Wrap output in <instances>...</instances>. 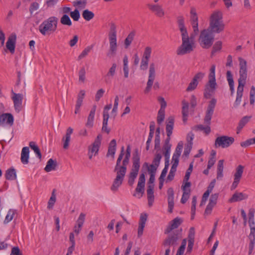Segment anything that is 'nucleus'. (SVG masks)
Returning <instances> with one entry per match:
<instances>
[{"label":"nucleus","mask_w":255,"mask_h":255,"mask_svg":"<svg viewBox=\"0 0 255 255\" xmlns=\"http://www.w3.org/2000/svg\"><path fill=\"white\" fill-rule=\"evenodd\" d=\"M190 21L193 32L189 36L188 33L181 34L182 44L176 50L178 55H184L192 52L195 47L194 38L199 32L198 16L196 9L192 7L190 10Z\"/></svg>","instance_id":"f257e3e1"},{"label":"nucleus","mask_w":255,"mask_h":255,"mask_svg":"<svg viewBox=\"0 0 255 255\" xmlns=\"http://www.w3.org/2000/svg\"><path fill=\"white\" fill-rule=\"evenodd\" d=\"M225 28L223 20V13L220 10L214 11L210 18L209 29L212 33H219Z\"/></svg>","instance_id":"f03ea898"},{"label":"nucleus","mask_w":255,"mask_h":255,"mask_svg":"<svg viewBox=\"0 0 255 255\" xmlns=\"http://www.w3.org/2000/svg\"><path fill=\"white\" fill-rule=\"evenodd\" d=\"M57 23L58 18L55 16H51L40 24L39 31L44 36L49 35L55 31Z\"/></svg>","instance_id":"7ed1b4c3"},{"label":"nucleus","mask_w":255,"mask_h":255,"mask_svg":"<svg viewBox=\"0 0 255 255\" xmlns=\"http://www.w3.org/2000/svg\"><path fill=\"white\" fill-rule=\"evenodd\" d=\"M239 61L240 77L238 79L239 85L237 88V95H243L244 87L247 78V66L246 61L243 58L239 57Z\"/></svg>","instance_id":"20e7f679"},{"label":"nucleus","mask_w":255,"mask_h":255,"mask_svg":"<svg viewBox=\"0 0 255 255\" xmlns=\"http://www.w3.org/2000/svg\"><path fill=\"white\" fill-rule=\"evenodd\" d=\"M109 40V49L107 53V56L109 57H112L115 56L118 49L116 26L114 23H112L111 25Z\"/></svg>","instance_id":"39448f33"},{"label":"nucleus","mask_w":255,"mask_h":255,"mask_svg":"<svg viewBox=\"0 0 255 255\" xmlns=\"http://www.w3.org/2000/svg\"><path fill=\"white\" fill-rule=\"evenodd\" d=\"M214 40L213 33L209 29L202 30L199 38V43L203 48L208 49L213 44Z\"/></svg>","instance_id":"423d86ee"},{"label":"nucleus","mask_w":255,"mask_h":255,"mask_svg":"<svg viewBox=\"0 0 255 255\" xmlns=\"http://www.w3.org/2000/svg\"><path fill=\"white\" fill-rule=\"evenodd\" d=\"M234 140L235 139L233 137L226 135L218 136L215 139L214 146L216 148H227L232 145Z\"/></svg>","instance_id":"0eeeda50"},{"label":"nucleus","mask_w":255,"mask_h":255,"mask_svg":"<svg viewBox=\"0 0 255 255\" xmlns=\"http://www.w3.org/2000/svg\"><path fill=\"white\" fill-rule=\"evenodd\" d=\"M115 171L116 172L117 176L111 187V189L113 191H117L119 187L122 185L127 170L124 167H121L119 170Z\"/></svg>","instance_id":"6e6552de"},{"label":"nucleus","mask_w":255,"mask_h":255,"mask_svg":"<svg viewBox=\"0 0 255 255\" xmlns=\"http://www.w3.org/2000/svg\"><path fill=\"white\" fill-rule=\"evenodd\" d=\"M11 93L12 96L11 97L13 103L14 108L15 112L17 113H19L22 109V101L23 99V95L22 94H17L11 90Z\"/></svg>","instance_id":"1a4fd4ad"},{"label":"nucleus","mask_w":255,"mask_h":255,"mask_svg":"<svg viewBox=\"0 0 255 255\" xmlns=\"http://www.w3.org/2000/svg\"><path fill=\"white\" fill-rule=\"evenodd\" d=\"M217 87V82H207L203 91L204 97L206 99L211 98L215 94Z\"/></svg>","instance_id":"9d476101"},{"label":"nucleus","mask_w":255,"mask_h":255,"mask_svg":"<svg viewBox=\"0 0 255 255\" xmlns=\"http://www.w3.org/2000/svg\"><path fill=\"white\" fill-rule=\"evenodd\" d=\"M217 103V100L212 98L209 101L207 109L206 112V115L204 118V122L207 125H210L211 124V120L212 119L214 109Z\"/></svg>","instance_id":"9b49d317"},{"label":"nucleus","mask_w":255,"mask_h":255,"mask_svg":"<svg viewBox=\"0 0 255 255\" xmlns=\"http://www.w3.org/2000/svg\"><path fill=\"white\" fill-rule=\"evenodd\" d=\"M155 78V65L153 63H150L149 65L148 78L146 84V87L144 91V93L147 94L150 91Z\"/></svg>","instance_id":"f8f14e48"},{"label":"nucleus","mask_w":255,"mask_h":255,"mask_svg":"<svg viewBox=\"0 0 255 255\" xmlns=\"http://www.w3.org/2000/svg\"><path fill=\"white\" fill-rule=\"evenodd\" d=\"M167 123L166 125V131L167 137L165 140L164 146H171L170 143V136L172 133V130L174 127V120L172 117H170L167 120Z\"/></svg>","instance_id":"ddd939ff"},{"label":"nucleus","mask_w":255,"mask_h":255,"mask_svg":"<svg viewBox=\"0 0 255 255\" xmlns=\"http://www.w3.org/2000/svg\"><path fill=\"white\" fill-rule=\"evenodd\" d=\"M181 237L177 231L170 234L163 242V245L164 247L171 246H175L177 245V241Z\"/></svg>","instance_id":"4468645a"},{"label":"nucleus","mask_w":255,"mask_h":255,"mask_svg":"<svg viewBox=\"0 0 255 255\" xmlns=\"http://www.w3.org/2000/svg\"><path fill=\"white\" fill-rule=\"evenodd\" d=\"M244 167L242 165H238L236 168V172L234 175V181L231 186V190L237 188L242 178Z\"/></svg>","instance_id":"2eb2a0df"},{"label":"nucleus","mask_w":255,"mask_h":255,"mask_svg":"<svg viewBox=\"0 0 255 255\" xmlns=\"http://www.w3.org/2000/svg\"><path fill=\"white\" fill-rule=\"evenodd\" d=\"M147 7L155 15L158 17H163L165 15L164 10L161 5L159 4L148 3Z\"/></svg>","instance_id":"dca6fc26"},{"label":"nucleus","mask_w":255,"mask_h":255,"mask_svg":"<svg viewBox=\"0 0 255 255\" xmlns=\"http://www.w3.org/2000/svg\"><path fill=\"white\" fill-rule=\"evenodd\" d=\"M16 41V35L13 33L9 36L6 43V48L11 54H13L14 53Z\"/></svg>","instance_id":"f3484780"},{"label":"nucleus","mask_w":255,"mask_h":255,"mask_svg":"<svg viewBox=\"0 0 255 255\" xmlns=\"http://www.w3.org/2000/svg\"><path fill=\"white\" fill-rule=\"evenodd\" d=\"M102 138V135L99 134L91 146H89L88 148L89 151H90V152L93 153L94 156L96 155L98 153L101 143Z\"/></svg>","instance_id":"a211bd4d"},{"label":"nucleus","mask_w":255,"mask_h":255,"mask_svg":"<svg viewBox=\"0 0 255 255\" xmlns=\"http://www.w3.org/2000/svg\"><path fill=\"white\" fill-rule=\"evenodd\" d=\"M195 229L194 227H191L189 230L188 236L187 253L190 254L192 251L195 241Z\"/></svg>","instance_id":"6ab92c4d"},{"label":"nucleus","mask_w":255,"mask_h":255,"mask_svg":"<svg viewBox=\"0 0 255 255\" xmlns=\"http://www.w3.org/2000/svg\"><path fill=\"white\" fill-rule=\"evenodd\" d=\"M147 219V215L146 213H142L140 215L138 227L137 230V236L140 238L143 234V229Z\"/></svg>","instance_id":"aec40b11"},{"label":"nucleus","mask_w":255,"mask_h":255,"mask_svg":"<svg viewBox=\"0 0 255 255\" xmlns=\"http://www.w3.org/2000/svg\"><path fill=\"white\" fill-rule=\"evenodd\" d=\"M182 222V220L181 218L179 217L175 218L169 223V225L165 231V233L169 234L173 230L177 228Z\"/></svg>","instance_id":"412c9836"},{"label":"nucleus","mask_w":255,"mask_h":255,"mask_svg":"<svg viewBox=\"0 0 255 255\" xmlns=\"http://www.w3.org/2000/svg\"><path fill=\"white\" fill-rule=\"evenodd\" d=\"M168 198V210L169 213H172L174 205V191L172 188H169L167 191Z\"/></svg>","instance_id":"4be33fe9"},{"label":"nucleus","mask_w":255,"mask_h":255,"mask_svg":"<svg viewBox=\"0 0 255 255\" xmlns=\"http://www.w3.org/2000/svg\"><path fill=\"white\" fill-rule=\"evenodd\" d=\"M14 119L12 114L10 113L2 114L0 116V124H6L10 126L13 124Z\"/></svg>","instance_id":"5701e85b"},{"label":"nucleus","mask_w":255,"mask_h":255,"mask_svg":"<svg viewBox=\"0 0 255 255\" xmlns=\"http://www.w3.org/2000/svg\"><path fill=\"white\" fill-rule=\"evenodd\" d=\"M73 129L71 127L68 128L66 130V134L62 138V141L63 142V148L65 149H68L69 147V142L70 141V137L71 134L73 133Z\"/></svg>","instance_id":"b1692460"},{"label":"nucleus","mask_w":255,"mask_h":255,"mask_svg":"<svg viewBox=\"0 0 255 255\" xmlns=\"http://www.w3.org/2000/svg\"><path fill=\"white\" fill-rule=\"evenodd\" d=\"M96 108V105H93L88 117L87 121L86 123V126L88 128H92L93 127Z\"/></svg>","instance_id":"393cba45"},{"label":"nucleus","mask_w":255,"mask_h":255,"mask_svg":"<svg viewBox=\"0 0 255 255\" xmlns=\"http://www.w3.org/2000/svg\"><path fill=\"white\" fill-rule=\"evenodd\" d=\"M248 197V195L242 192H236L232 197L229 199V201L230 203L236 202L247 199Z\"/></svg>","instance_id":"a878e982"},{"label":"nucleus","mask_w":255,"mask_h":255,"mask_svg":"<svg viewBox=\"0 0 255 255\" xmlns=\"http://www.w3.org/2000/svg\"><path fill=\"white\" fill-rule=\"evenodd\" d=\"M154 185H151L147 186V195L148 199V204L149 206H151L153 204L154 199Z\"/></svg>","instance_id":"bb28decb"},{"label":"nucleus","mask_w":255,"mask_h":255,"mask_svg":"<svg viewBox=\"0 0 255 255\" xmlns=\"http://www.w3.org/2000/svg\"><path fill=\"white\" fill-rule=\"evenodd\" d=\"M29 149L27 146L23 147L21 153L20 160L21 162L24 164H28L29 161Z\"/></svg>","instance_id":"cd10ccee"},{"label":"nucleus","mask_w":255,"mask_h":255,"mask_svg":"<svg viewBox=\"0 0 255 255\" xmlns=\"http://www.w3.org/2000/svg\"><path fill=\"white\" fill-rule=\"evenodd\" d=\"M116 145L117 142L116 139H112L109 145L108 150L106 155L107 157L111 156L113 158H114L116 151Z\"/></svg>","instance_id":"c85d7f7f"},{"label":"nucleus","mask_w":255,"mask_h":255,"mask_svg":"<svg viewBox=\"0 0 255 255\" xmlns=\"http://www.w3.org/2000/svg\"><path fill=\"white\" fill-rule=\"evenodd\" d=\"M227 80L228 82L230 89L231 90V95L233 96L234 93V82L233 78V75L230 71L227 72Z\"/></svg>","instance_id":"c756f323"},{"label":"nucleus","mask_w":255,"mask_h":255,"mask_svg":"<svg viewBox=\"0 0 255 255\" xmlns=\"http://www.w3.org/2000/svg\"><path fill=\"white\" fill-rule=\"evenodd\" d=\"M171 146H163V154L165 157V166L168 170L169 166V160L170 158V150Z\"/></svg>","instance_id":"7c9ffc66"},{"label":"nucleus","mask_w":255,"mask_h":255,"mask_svg":"<svg viewBox=\"0 0 255 255\" xmlns=\"http://www.w3.org/2000/svg\"><path fill=\"white\" fill-rule=\"evenodd\" d=\"M5 178L8 180H13L16 179V173L15 169L10 168L5 171Z\"/></svg>","instance_id":"2f4dec72"},{"label":"nucleus","mask_w":255,"mask_h":255,"mask_svg":"<svg viewBox=\"0 0 255 255\" xmlns=\"http://www.w3.org/2000/svg\"><path fill=\"white\" fill-rule=\"evenodd\" d=\"M177 23L181 34L188 33L186 28L184 25V19L183 16H179L177 17Z\"/></svg>","instance_id":"473e14b6"},{"label":"nucleus","mask_w":255,"mask_h":255,"mask_svg":"<svg viewBox=\"0 0 255 255\" xmlns=\"http://www.w3.org/2000/svg\"><path fill=\"white\" fill-rule=\"evenodd\" d=\"M57 165L56 161L53 160L52 158H50L48 160L44 170L47 172L52 170H54L56 169Z\"/></svg>","instance_id":"72a5a7b5"},{"label":"nucleus","mask_w":255,"mask_h":255,"mask_svg":"<svg viewBox=\"0 0 255 255\" xmlns=\"http://www.w3.org/2000/svg\"><path fill=\"white\" fill-rule=\"evenodd\" d=\"M224 160H220L218 163L217 179H221L223 177Z\"/></svg>","instance_id":"f704fd0d"},{"label":"nucleus","mask_w":255,"mask_h":255,"mask_svg":"<svg viewBox=\"0 0 255 255\" xmlns=\"http://www.w3.org/2000/svg\"><path fill=\"white\" fill-rule=\"evenodd\" d=\"M117 67V66L116 63H113L112 64L108 72L105 76L106 82H108V80L110 79V78L113 77L115 75Z\"/></svg>","instance_id":"c9c22d12"},{"label":"nucleus","mask_w":255,"mask_h":255,"mask_svg":"<svg viewBox=\"0 0 255 255\" xmlns=\"http://www.w3.org/2000/svg\"><path fill=\"white\" fill-rule=\"evenodd\" d=\"M130 156V148L129 145H128L127 148L126 156L123 161L121 167H124L127 170V165L128 163L129 158Z\"/></svg>","instance_id":"e433bc0d"},{"label":"nucleus","mask_w":255,"mask_h":255,"mask_svg":"<svg viewBox=\"0 0 255 255\" xmlns=\"http://www.w3.org/2000/svg\"><path fill=\"white\" fill-rule=\"evenodd\" d=\"M215 183H216V180L214 179L210 183L209 185L208 186V187L207 188V190L203 194L204 200H205L206 199H208L210 194L212 192L213 188H214V186L215 185Z\"/></svg>","instance_id":"4c0bfd02"},{"label":"nucleus","mask_w":255,"mask_h":255,"mask_svg":"<svg viewBox=\"0 0 255 255\" xmlns=\"http://www.w3.org/2000/svg\"><path fill=\"white\" fill-rule=\"evenodd\" d=\"M124 154H125L124 153V146H123L122 147L121 152H120V153L119 155V157L117 159V163H116V166L115 167L114 171H118L121 169L122 165H121L120 164H121V160H122V159L123 158Z\"/></svg>","instance_id":"58836bf2"},{"label":"nucleus","mask_w":255,"mask_h":255,"mask_svg":"<svg viewBox=\"0 0 255 255\" xmlns=\"http://www.w3.org/2000/svg\"><path fill=\"white\" fill-rule=\"evenodd\" d=\"M134 35H135V31H132L129 33V34L128 35L127 38L125 39L124 43H125V47L126 48H128V46L131 43V42L133 39Z\"/></svg>","instance_id":"ea45409f"},{"label":"nucleus","mask_w":255,"mask_h":255,"mask_svg":"<svg viewBox=\"0 0 255 255\" xmlns=\"http://www.w3.org/2000/svg\"><path fill=\"white\" fill-rule=\"evenodd\" d=\"M215 68L216 66L215 65H212L210 69V73L208 75V82H216L215 78Z\"/></svg>","instance_id":"a19ab883"},{"label":"nucleus","mask_w":255,"mask_h":255,"mask_svg":"<svg viewBox=\"0 0 255 255\" xmlns=\"http://www.w3.org/2000/svg\"><path fill=\"white\" fill-rule=\"evenodd\" d=\"M143 167H146L147 169V170L149 173V174H155L157 168L158 167L157 166L152 164L150 165H148V164L147 162H145L143 165Z\"/></svg>","instance_id":"79ce46f5"},{"label":"nucleus","mask_w":255,"mask_h":255,"mask_svg":"<svg viewBox=\"0 0 255 255\" xmlns=\"http://www.w3.org/2000/svg\"><path fill=\"white\" fill-rule=\"evenodd\" d=\"M82 16L87 21H90L94 17V13L88 9H85L83 11Z\"/></svg>","instance_id":"37998d69"},{"label":"nucleus","mask_w":255,"mask_h":255,"mask_svg":"<svg viewBox=\"0 0 255 255\" xmlns=\"http://www.w3.org/2000/svg\"><path fill=\"white\" fill-rule=\"evenodd\" d=\"M29 146L34 150V152L37 155V157L40 159L41 158V154L38 147L36 145L35 142L31 141L29 142Z\"/></svg>","instance_id":"c03bdc74"},{"label":"nucleus","mask_w":255,"mask_h":255,"mask_svg":"<svg viewBox=\"0 0 255 255\" xmlns=\"http://www.w3.org/2000/svg\"><path fill=\"white\" fill-rule=\"evenodd\" d=\"M60 22L65 25L71 26L72 25L71 20L67 14H64L60 19Z\"/></svg>","instance_id":"a18cd8bd"},{"label":"nucleus","mask_w":255,"mask_h":255,"mask_svg":"<svg viewBox=\"0 0 255 255\" xmlns=\"http://www.w3.org/2000/svg\"><path fill=\"white\" fill-rule=\"evenodd\" d=\"M152 52V49L149 46H146L144 50L142 58L145 59V60H149V59L151 57Z\"/></svg>","instance_id":"49530a36"},{"label":"nucleus","mask_w":255,"mask_h":255,"mask_svg":"<svg viewBox=\"0 0 255 255\" xmlns=\"http://www.w3.org/2000/svg\"><path fill=\"white\" fill-rule=\"evenodd\" d=\"M93 47L92 46H89L86 47L82 52V53L79 55L78 57V59L79 60L84 58L86 56L88 55L89 53L92 50Z\"/></svg>","instance_id":"de8ad7c7"},{"label":"nucleus","mask_w":255,"mask_h":255,"mask_svg":"<svg viewBox=\"0 0 255 255\" xmlns=\"http://www.w3.org/2000/svg\"><path fill=\"white\" fill-rule=\"evenodd\" d=\"M165 118V110L160 109L158 112L157 117V122L158 124H161L164 121Z\"/></svg>","instance_id":"09e8293b"},{"label":"nucleus","mask_w":255,"mask_h":255,"mask_svg":"<svg viewBox=\"0 0 255 255\" xmlns=\"http://www.w3.org/2000/svg\"><path fill=\"white\" fill-rule=\"evenodd\" d=\"M79 81L82 83H84L86 79V70L85 67H82L79 71Z\"/></svg>","instance_id":"8fccbe9b"},{"label":"nucleus","mask_w":255,"mask_h":255,"mask_svg":"<svg viewBox=\"0 0 255 255\" xmlns=\"http://www.w3.org/2000/svg\"><path fill=\"white\" fill-rule=\"evenodd\" d=\"M85 216L86 215L84 213H81L76 221L77 224L76 226L79 227V228H82L85 222Z\"/></svg>","instance_id":"3c124183"},{"label":"nucleus","mask_w":255,"mask_h":255,"mask_svg":"<svg viewBox=\"0 0 255 255\" xmlns=\"http://www.w3.org/2000/svg\"><path fill=\"white\" fill-rule=\"evenodd\" d=\"M249 238L250 240V243L249 244V254L250 255L252 254V251L254 248V246H255V235H249Z\"/></svg>","instance_id":"603ef678"},{"label":"nucleus","mask_w":255,"mask_h":255,"mask_svg":"<svg viewBox=\"0 0 255 255\" xmlns=\"http://www.w3.org/2000/svg\"><path fill=\"white\" fill-rule=\"evenodd\" d=\"M182 114L185 115V116H188V108L189 104L185 100L182 101Z\"/></svg>","instance_id":"864d4df0"},{"label":"nucleus","mask_w":255,"mask_h":255,"mask_svg":"<svg viewBox=\"0 0 255 255\" xmlns=\"http://www.w3.org/2000/svg\"><path fill=\"white\" fill-rule=\"evenodd\" d=\"M15 213L13 210H9L5 217V220L4 221V224H7L9 222H10L12 219L13 218V216L14 215Z\"/></svg>","instance_id":"5fc2aeb1"},{"label":"nucleus","mask_w":255,"mask_h":255,"mask_svg":"<svg viewBox=\"0 0 255 255\" xmlns=\"http://www.w3.org/2000/svg\"><path fill=\"white\" fill-rule=\"evenodd\" d=\"M198 129L203 131L206 134H208L211 132V128L209 125H207L206 126H204L202 125H199L197 126Z\"/></svg>","instance_id":"6e6d98bb"},{"label":"nucleus","mask_w":255,"mask_h":255,"mask_svg":"<svg viewBox=\"0 0 255 255\" xmlns=\"http://www.w3.org/2000/svg\"><path fill=\"white\" fill-rule=\"evenodd\" d=\"M191 190L188 189V191H183V193L181 199V202L182 204L185 203L189 198Z\"/></svg>","instance_id":"4d7b16f0"},{"label":"nucleus","mask_w":255,"mask_h":255,"mask_svg":"<svg viewBox=\"0 0 255 255\" xmlns=\"http://www.w3.org/2000/svg\"><path fill=\"white\" fill-rule=\"evenodd\" d=\"M55 190H54L52 193V195L48 203L47 208L49 209L52 208L56 201V195L54 193Z\"/></svg>","instance_id":"13d9d810"},{"label":"nucleus","mask_w":255,"mask_h":255,"mask_svg":"<svg viewBox=\"0 0 255 255\" xmlns=\"http://www.w3.org/2000/svg\"><path fill=\"white\" fill-rule=\"evenodd\" d=\"M198 85V82H196L192 79L189 84V85L186 89V91L190 92L194 90L197 88Z\"/></svg>","instance_id":"bf43d9fd"},{"label":"nucleus","mask_w":255,"mask_h":255,"mask_svg":"<svg viewBox=\"0 0 255 255\" xmlns=\"http://www.w3.org/2000/svg\"><path fill=\"white\" fill-rule=\"evenodd\" d=\"M86 4L85 0H77L73 1V5L75 6H78L80 9L84 8Z\"/></svg>","instance_id":"052dcab7"},{"label":"nucleus","mask_w":255,"mask_h":255,"mask_svg":"<svg viewBox=\"0 0 255 255\" xmlns=\"http://www.w3.org/2000/svg\"><path fill=\"white\" fill-rule=\"evenodd\" d=\"M162 158V155L160 153L156 152L153 158L152 164L158 166Z\"/></svg>","instance_id":"680f3d73"},{"label":"nucleus","mask_w":255,"mask_h":255,"mask_svg":"<svg viewBox=\"0 0 255 255\" xmlns=\"http://www.w3.org/2000/svg\"><path fill=\"white\" fill-rule=\"evenodd\" d=\"M138 173L133 172H131L129 174V179L128 181V184L130 186H132L134 182V180L136 178Z\"/></svg>","instance_id":"e2e57ef3"},{"label":"nucleus","mask_w":255,"mask_h":255,"mask_svg":"<svg viewBox=\"0 0 255 255\" xmlns=\"http://www.w3.org/2000/svg\"><path fill=\"white\" fill-rule=\"evenodd\" d=\"M39 7V4L37 2H33L31 3L29 7V12L31 14L33 13V12L37 10Z\"/></svg>","instance_id":"0e129e2a"},{"label":"nucleus","mask_w":255,"mask_h":255,"mask_svg":"<svg viewBox=\"0 0 255 255\" xmlns=\"http://www.w3.org/2000/svg\"><path fill=\"white\" fill-rule=\"evenodd\" d=\"M255 144V137L249 139L241 143V145L242 147H247L250 145Z\"/></svg>","instance_id":"69168bd1"},{"label":"nucleus","mask_w":255,"mask_h":255,"mask_svg":"<svg viewBox=\"0 0 255 255\" xmlns=\"http://www.w3.org/2000/svg\"><path fill=\"white\" fill-rule=\"evenodd\" d=\"M70 16L75 21H78L80 18V13L77 9L70 12Z\"/></svg>","instance_id":"338daca9"},{"label":"nucleus","mask_w":255,"mask_h":255,"mask_svg":"<svg viewBox=\"0 0 255 255\" xmlns=\"http://www.w3.org/2000/svg\"><path fill=\"white\" fill-rule=\"evenodd\" d=\"M249 223L251 229L250 235H255V224L254 219H249Z\"/></svg>","instance_id":"774afa93"}]
</instances>
